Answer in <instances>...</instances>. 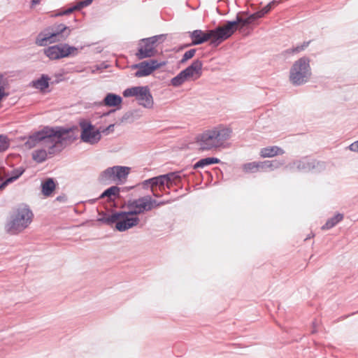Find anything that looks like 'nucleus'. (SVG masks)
<instances>
[{
  "label": "nucleus",
  "instance_id": "obj_26",
  "mask_svg": "<svg viewBox=\"0 0 358 358\" xmlns=\"http://www.w3.org/2000/svg\"><path fill=\"white\" fill-rule=\"evenodd\" d=\"M220 160L217 157H206L199 160L194 164V169H202L210 164H218Z\"/></svg>",
  "mask_w": 358,
  "mask_h": 358
},
{
  "label": "nucleus",
  "instance_id": "obj_34",
  "mask_svg": "<svg viewBox=\"0 0 358 358\" xmlns=\"http://www.w3.org/2000/svg\"><path fill=\"white\" fill-rule=\"evenodd\" d=\"M22 173L23 171H20L15 176L10 177L7 178L5 181L0 183V190L3 189L10 182H12L16 179H17Z\"/></svg>",
  "mask_w": 358,
  "mask_h": 358
},
{
  "label": "nucleus",
  "instance_id": "obj_14",
  "mask_svg": "<svg viewBox=\"0 0 358 358\" xmlns=\"http://www.w3.org/2000/svg\"><path fill=\"white\" fill-rule=\"evenodd\" d=\"M255 20H256V17L255 14L252 13L247 18H243L238 15L235 20L227 21V23L223 25L227 38H230L238 29H241L243 27L252 24Z\"/></svg>",
  "mask_w": 358,
  "mask_h": 358
},
{
  "label": "nucleus",
  "instance_id": "obj_11",
  "mask_svg": "<svg viewBox=\"0 0 358 358\" xmlns=\"http://www.w3.org/2000/svg\"><path fill=\"white\" fill-rule=\"evenodd\" d=\"M76 50L77 48L75 47L70 46L66 43H60L50 46L44 49L43 52L50 59L55 60L66 57Z\"/></svg>",
  "mask_w": 358,
  "mask_h": 358
},
{
  "label": "nucleus",
  "instance_id": "obj_22",
  "mask_svg": "<svg viewBox=\"0 0 358 358\" xmlns=\"http://www.w3.org/2000/svg\"><path fill=\"white\" fill-rule=\"evenodd\" d=\"M116 182H123L130 173V168L122 166H115Z\"/></svg>",
  "mask_w": 358,
  "mask_h": 358
},
{
  "label": "nucleus",
  "instance_id": "obj_13",
  "mask_svg": "<svg viewBox=\"0 0 358 358\" xmlns=\"http://www.w3.org/2000/svg\"><path fill=\"white\" fill-rule=\"evenodd\" d=\"M80 125L82 129L80 138L83 142L94 145L100 141L101 133L90 122H81Z\"/></svg>",
  "mask_w": 358,
  "mask_h": 358
},
{
  "label": "nucleus",
  "instance_id": "obj_39",
  "mask_svg": "<svg viewBox=\"0 0 358 358\" xmlns=\"http://www.w3.org/2000/svg\"><path fill=\"white\" fill-rule=\"evenodd\" d=\"M349 149L352 152H358V140L349 145Z\"/></svg>",
  "mask_w": 358,
  "mask_h": 358
},
{
  "label": "nucleus",
  "instance_id": "obj_41",
  "mask_svg": "<svg viewBox=\"0 0 358 358\" xmlns=\"http://www.w3.org/2000/svg\"><path fill=\"white\" fill-rule=\"evenodd\" d=\"M8 94L5 92V88L2 86V84L0 85V101L2 98L6 96Z\"/></svg>",
  "mask_w": 358,
  "mask_h": 358
},
{
  "label": "nucleus",
  "instance_id": "obj_3",
  "mask_svg": "<svg viewBox=\"0 0 358 358\" xmlns=\"http://www.w3.org/2000/svg\"><path fill=\"white\" fill-rule=\"evenodd\" d=\"M34 214L26 204L16 207L6 224V231L12 235L19 234L28 228L33 220Z\"/></svg>",
  "mask_w": 358,
  "mask_h": 358
},
{
  "label": "nucleus",
  "instance_id": "obj_20",
  "mask_svg": "<svg viewBox=\"0 0 358 358\" xmlns=\"http://www.w3.org/2000/svg\"><path fill=\"white\" fill-rule=\"evenodd\" d=\"M50 153L48 148L41 147L32 152V159L37 163H42L45 162L48 155H53Z\"/></svg>",
  "mask_w": 358,
  "mask_h": 358
},
{
  "label": "nucleus",
  "instance_id": "obj_40",
  "mask_svg": "<svg viewBox=\"0 0 358 358\" xmlns=\"http://www.w3.org/2000/svg\"><path fill=\"white\" fill-rule=\"evenodd\" d=\"M92 3V0H85L84 1H80L77 6H79V9L83 6H86L90 5Z\"/></svg>",
  "mask_w": 358,
  "mask_h": 358
},
{
  "label": "nucleus",
  "instance_id": "obj_18",
  "mask_svg": "<svg viewBox=\"0 0 358 358\" xmlns=\"http://www.w3.org/2000/svg\"><path fill=\"white\" fill-rule=\"evenodd\" d=\"M99 180L101 183L105 185L116 182L115 166L102 171L99 175Z\"/></svg>",
  "mask_w": 358,
  "mask_h": 358
},
{
  "label": "nucleus",
  "instance_id": "obj_12",
  "mask_svg": "<svg viewBox=\"0 0 358 358\" xmlns=\"http://www.w3.org/2000/svg\"><path fill=\"white\" fill-rule=\"evenodd\" d=\"M166 64V62L164 61L159 62L157 59H150L134 64L132 68L138 69L135 73V76L141 78L150 75L154 71L165 66Z\"/></svg>",
  "mask_w": 358,
  "mask_h": 358
},
{
  "label": "nucleus",
  "instance_id": "obj_10",
  "mask_svg": "<svg viewBox=\"0 0 358 358\" xmlns=\"http://www.w3.org/2000/svg\"><path fill=\"white\" fill-rule=\"evenodd\" d=\"M162 38L163 35H157L142 39L139 43L138 52L136 54L137 58L138 59H143L155 56L157 52L155 48V44L159 39Z\"/></svg>",
  "mask_w": 358,
  "mask_h": 358
},
{
  "label": "nucleus",
  "instance_id": "obj_1",
  "mask_svg": "<svg viewBox=\"0 0 358 358\" xmlns=\"http://www.w3.org/2000/svg\"><path fill=\"white\" fill-rule=\"evenodd\" d=\"M75 138L71 128L46 126L29 136L24 147L31 149L38 145L48 148L50 153H55L60 150L57 149L60 145L71 143Z\"/></svg>",
  "mask_w": 358,
  "mask_h": 358
},
{
  "label": "nucleus",
  "instance_id": "obj_23",
  "mask_svg": "<svg viewBox=\"0 0 358 358\" xmlns=\"http://www.w3.org/2000/svg\"><path fill=\"white\" fill-rule=\"evenodd\" d=\"M122 101V99L120 96L108 93L103 99V103L106 106L115 107L120 106Z\"/></svg>",
  "mask_w": 358,
  "mask_h": 358
},
{
  "label": "nucleus",
  "instance_id": "obj_45",
  "mask_svg": "<svg viewBox=\"0 0 358 358\" xmlns=\"http://www.w3.org/2000/svg\"><path fill=\"white\" fill-rule=\"evenodd\" d=\"M114 127V124H110L108 126V129H111Z\"/></svg>",
  "mask_w": 358,
  "mask_h": 358
},
{
  "label": "nucleus",
  "instance_id": "obj_29",
  "mask_svg": "<svg viewBox=\"0 0 358 358\" xmlns=\"http://www.w3.org/2000/svg\"><path fill=\"white\" fill-rule=\"evenodd\" d=\"M243 170L245 173H255L259 170H261V163L257 162H252L244 164L243 165Z\"/></svg>",
  "mask_w": 358,
  "mask_h": 358
},
{
  "label": "nucleus",
  "instance_id": "obj_4",
  "mask_svg": "<svg viewBox=\"0 0 358 358\" xmlns=\"http://www.w3.org/2000/svg\"><path fill=\"white\" fill-rule=\"evenodd\" d=\"M72 29L64 24L48 27L41 31L36 38V44L46 46L48 44L65 41L71 34Z\"/></svg>",
  "mask_w": 358,
  "mask_h": 358
},
{
  "label": "nucleus",
  "instance_id": "obj_25",
  "mask_svg": "<svg viewBox=\"0 0 358 358\" xmlns=\"http://www.w3.org/2000/svg\"><path fill=\"white\" fill-rule=\"evenodd\" d=\"M120 189L117 186H112L106 189L100 196L103 199L107 197L108 200L113 201L120 196Z\"/></svg>",
  "mask_w": 358,
  "mask_h": 358
},
{
  "label": "nucleus",
  "instance_id": "obj_42",
  "mask_svg": "<svg viewBox=\"0 0 358 358\" xmlns=\"http://www.w3.org/2000/svg\"><path fill=\"white\" fill-rule=\"evenodd\" d=\"M254 14L256 17V20L262 18V17H264L265 15V14L262 11V10H260L256 13H254Z\"/></svg>",
  "mask_w": 358,
  "mask_h": 358
},
{
  "label": "nucleus",
  "instance_id": "obj_17",
  "mask_svg": "<svg viewBox=\"0 0 358 358\" xmlns=\"http://www.w3.org/2000/svg\"><path fill=\"white\" fill-rule=\"evenodd\" d=\"M203 62L200 59L193 61L191 65L182 70L187 78L196 80L202 75Z\"/></svg>",
  "mask_w": 358,
  "mask_h": 358
},
{
  "label": "nucleus",
  "instance_id": "obj_36",
  "mask_svg": "<svg viewBox=\"0 0 358 358\" xmlns=\"http://www.w3.org/2000/svg\"><path fill=\"white\" fill-rule=\"evenodd\" d=\"M196 53L195 49H190L185 52L180 60V63H185L187 60L192 59Z\"/></svg>",
  "mask_w": 358,
  "mask_h": 358
},
{
  "label": "nucleus",
  "instance_id": "obj_8",
  "mask_svg": "<svg viewBox=\"0 0 358 358\" xmlns=\"http://www.w3.org/2000/svg\"><path fill=\"white\" fill-rule=\"evenodd\" d=\"M169 201H157L152 198L150 195L141 196L130 201L128 206L130 210L135 215L142 214L150 211L153 208L168 204Z\"/></svg>",
  "mask_w": 358,
  "mask_h": 358
},
{
  "label": "nucleus",
  "instance_id": "obj_33",
  "mask_svg": "<svg viewBox=\"0 0 358 358\" xmlns=\"http://www.w3.org/2000/svg\"><path fill=\"white\" fill-rule=\"evenodd\" d=\"M10 146V141L6 135H0V152L6 151Z\"/></svg>",
  "mask_w": 358,
  "mask_h": 358
},
{
  "label": "nucleus",
  "instance_id": "obj_9",
  "mask_svg": "<svg viewBox=\"0 0 358 358\" xmlns=\"http://www.w3.org/2000/svg\"><path fill=\"white\" fill-rule=\"evenodd\" d=\"M123 96H135L139 104L145 108H151L153 106V99L147 86L127 88L123 92Z\"/></svg>",
  "mask_w": 358,
  "mask_h": 358
},
{
  "label": "nucleus",
  "instance_id": "obj_15",
  "mask_svg": "<svg viewBox=\"0 0 358 358\" xmlns=\"http://www.w3.org/2000/svg\"><path fill=\"white\" fill-rule=\"evenodd\" d=\"M169 187L165 175H160L157 177H153L145 180L143 182L142 185L144 189L150 188V191L153 196L159 198L161 195L157 192L155 187H159V190L164 189V185Z\"/></svg>",
  "mask_w": 358,
  "mask_h": 358
},
{
  "label": "nucleus",
  "instance_id": "obj_46",
  "mask_svg": "<svg viewBox=\"0 0 358 358\" xmlns=\"http://www.w3.org/2000/svg\"><path fill=\"white\" fill-rule=\"evenodd\" d=\"M1 180V178H0V181Z\"/></svg>",
  "mask_w": 358,
  "mask_h": 358
},
{
  "label": "nucleus",
  "instance_id": "obj_24",
  "mask_svg": "<svg viewBox=\"0 0 358 358\" xmlns=\"http://www.w3.org/2000/svg\"><path fill=\"white\" fill-rule=\"evenodd\" d=\"M261 163V170L262 171H273L274 169L280 168L281 166L284 164L283 161H280L277 159L271 160V161H264Z\"/></svg>",
  "mask_w": 358,
  "mask_h": 358
},
{
  "label": "nucleus",
  "instance_id": "obj_35",
  "mask_svg": "<svg viewBox=\"0 0 358 358\" xmlns=\"http://www.w3.org/2000/svg\"><path fill=\"white\" fill-rule=\"evenodd\" d=\"M22 173L23 171H20L15 176L10 177L7 178L5 181L0 183V190L3 189L10 182H12L16 179H17Z\"/></svg>",
  "mask_w": 358,
  "mask_h": 358
},
{
  "label": "nucleus",
  "instance_id": "obj_6",
  "mask_svg": "<svg viewBox=\"0 0 358 358\" xmlns=\"http://www.w3.org/2000/svg\"><path fill=\"white\" fill-rule=\"evenodd\" d=\"M310 76V59L306 57L296 60L289 70V80L294 85H301L307 83Z\"/></svg>",
  "mask_w": 358,
  "mask_h": 358
},
{
  "label": "nucleus",
  "instance_id": "obj_30",
  "mask_svg": "<svg viewBox=\"0 0 358 358\" xmlns=\"http://www.w3.org/2000/svg\"><path fill=\"white\" fill-rule=\"evenodd\" d=\"M187 79L188 78L182 71L171 80V85L173 87H178L182 85Z\"/></svg>",
  "mask_w": 358,
  "mask_h": 358
},
{
  "label": "nucleus",
  "instance_id": "obj_31",
  "mask_svg": "<svg viewBox=\"0 0 358 358\" xmlns=\"http://www.w3.org/2000/svg\"><path fill=\"white\" fill-rule=\"evenodd\" d=\"M310 43V41H304L303 43H301L300 45H297L294 48L287 49L285 51V52L287 54H292V55L298 54V53L303 51L304 50H306L308 47Z\"/></svg>",
  "mask_w": 358,
  "mask_h": 358
},
{
  "label": "nucleus",
  "instance_id": "obj_16",
  "mask_svg": "<svg viewBox=\"0 0 358 358\" xmlns=\"http://www.w3.org/2000/svg\"><path fill=\"white\" fill-rule=\"evenodd\" d=\"M294 166L298 171H309L315 169L316 167L322 168L323 166V163L316 162L315 160L305 157L294 162L293 163V166L290 165L289 168L292 169H294Z\"/></svg>",
  "mask_w": 358,
  "mask_h": 358
},
{
  "label": "nucleus",
  "instance_id": "obj_7",
  "mask_svg": "<svg viewBox=\"0 0 358 358\" xmlns=\"http://www.w3.org/2000/svg\"><path fill=\"white\" fill-rule=\"evenodd\" d=\"M108 224L115 223V229L119 231H124L136 226L139 219L131 210L128 212H116L102 219Z\"/></svg>",
  "mask_w": 358,
  "mask_h": 358
},
{
  "label": "nucleus",
  "instance_id": "obj_32",
  "mask_svg": "<svg viewBox=\"0 0 358 358\" xmlns=\"http://www.w3.org/2000/svg\"><path fill=\"white\" fill-rule=\"evenodd\" d=\"M169 185L175 182L176 180L181 178V172H171L167 174H164Z\"/></svg>",
  "mask_w": 358,
  "mask_h": 358
},
{
  "label": "nucleus",
  "instance_id": "obj_2",
  "mask_svg": "<svg viewBox=\"0 0 358 358\" xmlns=\"http://www.w3.org/2000/svg\"><path fill=\"white\" fill-rule=\"evenodd\" d=\"M231 134L232 131L230 128L219 125L202 133L198 138L197 143L202 150L225 148Z\"/></svg>",
  "mask_w": 358,
  "mask_h": 358
},
{
  "label": "nucleus",
  "instance_id": "obj_19",
  "mask_svg": "<svg viewBox=\"0 0 358 358\" xmlns=\"http://www.w3.org/2000/svg\"><path fill=\"white\" fill-rule=\"evenodd\" d=\"M285 151L280 147L273 145L268 146L261 149L259 155L263 158L273 157L277 155H281Z\"/></svg>",
  "mask_w": 358,
  "mask_h": 358
},
{
  "label": "nucleus",
  "instance_id": "obj_27",
  "mask_svg": "<svg viewBox=\"0 0 358 358\" xmlns=\"http://www.w3.org/2000/svg\"><path fill=\"white\" fill-rule=\"evenodd\" d=\"M343 219V215L341 213H337L334 217L328 219L325 224L322 227V229L327 230L330 229L336 226L338 222L342 221Z\"/></svg>",
  "mask_w": 358,
  "mask_h": 358
},
{
  "label": "nucleus",
  "instance_id": "obj_21",
  "mask_svg": "<svg viewBox=\"0 0 358 358\" xmlns=\"http://www.w3.org/2000/svg\"><path fill=\"white\" fill-rule=\"evenodd\" d=\"M50 78L48 75L43 74L38 79L31 82V86L41 92L45 91L49 87Z\"/></svg>",
  "mask_w": 358,
  "mask_h": 358
},
{
  "label": "nucleus",
  "instance_id": "obj_37",
  "mask_svg": "<svg viewBox=\"0 0 358 358\" xmlns=\"http://www.w3.org/2000/svg\"><path fill=\"white\" fill-rule=\"evenodd\" d=\"M77 9H79V6H75L73 7L69 8L64 10L63 12L59 13L58 15H68Z\"/></svg>",
  "mask_w": 358,
  "mask_h": 358
},
{
  "label": "nucleus",
  "instance_id": "obj_28",
  "mask_svg": "<svg viewBox=\"0 0 358 358\" xmlns=\"http://www.w3.org/2000/svg\"><path fill=\"white\" fill-rule=\"evenodd\" d=\"M42 192L45 196L50 195L55 188V184L52 178H48L42 183Z\"/></svg>",
  "mask_w": 358,
  "mask_h": 358
},
{
  "label": "nucleus",
  "instance_id": "obj_38",
  "mask_svg": "<svg viewBox=\"0 0 358 358\" xmlns=\"http://www.w3.org/2000/svg\"><path fill=\"white\" fill-rule=\"evenodd\" d=\"M273 4H275V1L270 2L269 3H268L266 6H264L262 9V11L266 15V13H268L271 10L272 6Z\"/></svg>",
  "mask_w": 358,
  "mask_h": 358
},
{
  "label": "nucleus",
  "instance_id": "obj_43",
  "mask_svg": "<svg viewBox=\"0 0 358 358\" xmlns=\"http://www.w3.org/2000/svg\"><path fill=\"white\" fill-rule=\"evenodd\" d=\"M41 2V0H31V6H36L39 4Z\"/></svg>",
  "mask_w": 358,
  "mask_h": 358
},
{
  "label": "nucleus",
  "instance_id": "obj_44",
  "mask_svg": "<svg viewBox=\"0 0 358 358\" xmlns=\"http://www.w3.org/2000/svg\"><path fill=\"white\" fill-rule=\"evenodd\" d=\"M3 77L1 74H0V85L1 84H3Z\"/></svg>",
  "mask_w": 358,
  "mask_h": 358
},
{
  "label": "nucleus",
  "instance_id": "obj_5",
  "mask_svg": "<svg viewBox=\"0 0 358 358\" xmlns=\"http://www.w3.org/2000/svg\"><path fill=\"white\" fill-rule=\"evenodd\" d=\"M189 36L192 40V45H200L210 40V44L217 47L223 41L228 39L224 26H219L206 32L201 29H196L189 32Z\"/></svg>",
  "mask_w": 358,
  "mask_h": 358
}]
</instances>
